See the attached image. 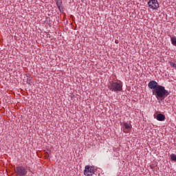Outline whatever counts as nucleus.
Segmentation results:
<instances>
[{"label": "nucleus", "instance_id": "obj_12", "mask_svg": "<svg viewBox=\"0 0 176 176\" xmlns=\"http://www.w3.org/2000/svg\"><path fill=\"white\" fill-rule=\"evenodd\" d=\"M57 6H58V9H60V6L58 5V3H57Z\"/></svg>", "mask_w": 176, "mask_h": 176}, {"label": "nucleus", "instance_id": "obj_3", "mask_svg": "<svg viewBox=\"0 0 176 176\" xmlns=\"http://www.w3.org/2000/svg\"><path fill=\"white\" fill-rule=\"evenodd\" d=\"M123 85L120 81L113 82L111 84V89L113 91H122Z\"/></svg>", "mask_w": 176, "mask_h": 176}, {"label": "nucleus", "instance_id": "obj_1", "mask_svg": "<svg viewBox=\"0 0 176 176\" xmlns=\"http://www.w3.org/2000/svg\"><path fill=\"white\" fill-rule=\"evenodd\" d=\"M170 95V92L166 89V87L159 85L157 89L153 90V96L159 101H163L166 97Z\"/></svg>", "mask_w": 176, "mask_h": 176}, {"label": "nucleus", "instance_id": "obj_7", "mask_svg": "<svg viewBox=\"0 0 176 176\" xmlns=\"http://www.w3.org/2000/svg\"><path fill=\"white\" fill-rule=\"evenodd\" d=\"M124 133H130L131 131V125L129 122H124Z\"/></svg>", "mask_w": 176, "mask_h": 176}, {"label": "nucleus", "instance_id": "obj_5", "mask_svg": "<svg viewBox=\"0 0 176 176\" xmlns=\"http://www.w3.org/2000/svg\"><path fill=\"white\" fill-rule=\"evenodd\" d=\"M148 5L149 6V8L152 9L153 10H156L160 8L159 2L157 1V0H150L148 2Z\"/></svg>", "mask_w": 176, "mask_h": 176}, {"label": "nucleus", "instance_id": "obj_8", "mask_svg": "<svg viewBox=\"0 0 176 176\" xmlns=\"http://www.w3.org/2000/svg\"><path fill=\"white\" fill-rule=\"evenodd\" d=\"M157 120H159L160 122H163L166 120V116L164 114L159 113L157 115L156 118Z\"/></svg>", "mask_w": 176, "mask_h": 176}, {"label": "nucleus", "instance_id": "obj_11", "mask_svg": "<svg viewBox=\"0 0 176 176\" xmlns=\"http://www.w3.org/2000/svg\"><path fill=\"white\" fill-rule=\"evenodd\" d=\"M45 157H49V153L46 152L45 153Z\"/></svg>", "mask_w": 176, "mask_h": 176}, {"label": "nucleus", "instance_id": "obj_10", "mask_svg": "<svg viewBox=\"0 0 176 176\" xmlns=\"http://www.w3.org/2000/svg\"><path fill=\"white\" fill-rule=\"evenodd\" d=\"M170 159L173 160V162H176V155H175V154H171L170 155Z\"/></svg>", "mask_w": 176, "mask_h": 176}, {"label": "nucleus", "instance_id": "obj_4", "mask_svg": "<svg viewBox=\"0 0 176 176\" xmlns=\"http://www.w3.org/2000/svg\"><path fill=\"white\" fill-rule=\"evenodd\" d=\"M96 173L94 167L91 166H86L84 170V175L85 176H91Z\"/></svg>", "mask_w": 176, "mask_h": 176}, {"label": "nucleus", "instance_id": "obj_9", "mask_svg": "<svg viewBox=\"0 0 176 176\" xmlns=\"http://www.w3.org/2000/svg\"><path fill=\"white\" fill-rule=\"evenodd\" d=\"M169 65L171 67V68H175L176 69V59L170 60L169 61Z\"/></svg>", "mask_w": 176, "mask_h": 176}, {"label": "nucleus", "instance_id": "obj_6", "mask_svg": "<svg viewBox=\"0 0 176 176\" xmlns=\"http://www.w3.org/2000/svg\"><path fill=\"white\" fill-rule=\"evenodd\" d=\"M148 86L151 89V90H156V89L158 88L160 85L157 82L152 80L148 82Z\"/></svg>", "mask_w": 176, "mask_h": 176}, {"label": "nucleus", "instance_id": "obj_2", "mask_svg": "<svg viewBox=\"0 0 176 176\" xmlns=\"http://www.w3.org/2000/svg\"><path fill=\"white\" fill-rule=\"evenodd\" d=\"M14 171L16 175L19 176H25L27 175V173H28V171L27 170V168L23 166H16L14 168Z\"/></svg>", "mask_w": 176, "mask_h": 176}]
</instances>
